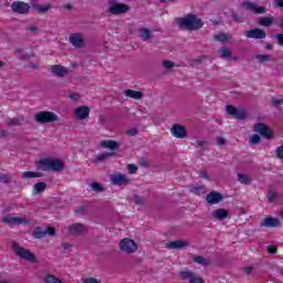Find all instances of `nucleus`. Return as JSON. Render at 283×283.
Returning <instances> with one entry per match:
<instances>
[{
	"label": "nucleus",
	"mask_w": 283,
	"mask_h": 283,
	"mask_svg": "<svg viewBox=\"0 0 283 283\" xmlns=\"http://www.w3.org/2000/svg\"><path fill=\"white\" fill-rule=\"evenodd\" d=\"M177 24L179 28H185L186 30H200V28L203 25L202 20L191 14L187 15L186 18L177 19Z\"/></svg>",
	"instance_id": "1"
},
{
	"label": "nucleus",
	"mask_w": 283,
	"mask_h": 283,
	"mask_svg": "<svg viewBox=\"0 0 283 283\" xmlns=\"http://www.w3.org/2000/svg\"><path fill=\"white\" fill-rule=\"evenodd\" d=\"M40 168L42 171H63L65 164L61 159H42L40 160Z\"/></svg>",
	"instance_id": "2"
},
{
	"label": "nucleus",
	"mask_w": 283,
	"mask_h": 283,
	"mask_svg": "<svg viewBox=\"0 0 283 283\" xmlns=\"http://www.w3.org/2000/svg\"><path fill=\"white\" fill-rule=\"evenodd\" d=\"M12 249L18 255V258H21V260H25L27 262H31V264H34L36 262V255L32 253V251L19 245V243L13 242Z\"/></svg>",
	"instance_id": "3"
},
{
	"label": "nucleus",
	"mask_w": 283,
	"mask_h": 283,
	"mask_svg": "<svg viewBox=\"0 0 283 283\" xmlns=\"http://www.w3.org/2000/svg\"><path fill=\"white\" fill-rule=\"evenodd\" d=\"M34 118L36 123H40V125L59 122V115H56L54 112L49 111H42L40 113H36L34 115Z\"/></svg>",
	"instance_id": "4"
},
{
	"label": "nucleus",
	"mask_w": 283,
	"mask_h": 283,
	"mask_svg": "<svg viewBox=\"0 0 283 283\" xmlns=\"http://www.w3.org/2000/svg\"><path fill=\"white\" fill-rule=\"evenodd\" d=\"M69 42L71 43V45H73V48H76L77 50H83V48H85V35L81 32H75L72 33L69 36Z\"/></svg>",
	"instance_id": "5"
},
{
	"label": "nucleus",
	"mask_w": 283,
	"mask_h": 283,
	"mask_svg": "<svg viewBox=\"0 0 283 283\" xmlns=\"http://www.w3.org/2000/svg\"><path fill=\"white\" fill-rule=\"evenodd\" d=\"M180 280L187 281L188 283H205V280L202 277L198 276V274L185 270L179 273Z\"/></svg>",
	"instance_id": "6"
},
{
	"label": "nucleus",
	"mask_w": 283,
	"mask_h": 283,
	"mask_svg": "<svg viewBox=\"0 0 283 283\" xmlns=\"http://www.w3.org/2000/svg\"><path fill=\"white\" fill-rule=\"evenodd\" d=\"M119 249L124 253H136V251H138V245H136V242L132 239H123L119 242Z\"/></svg>",
	"instance_id": "7"
},
{
	"label": "nucleus",
	"mask_w": 283,
	"mask_h": 283,
	"mask_svg": "<svg viewBox=\"0 0 283 283\" xmlns=\"http://www.w3.org/2000/svg\"><path fill=\"white\" fill-rule=\"evenodd\" d=\"M11 10L14 14H28L30 12V3L23 1H13L11 3Z\"/></svg>",
	"instance_id": "8"
},
{
	"label": "nucleus",
	"mask_w": 283,
	"mask_h": 283,
	"mask_svg": "<svg viewBox=\"0 0 283 283\" xmlns=\"http://www.w3.org/2000/svg\"><path fill=\"white\" fill-rule=\"evenodd\" d=\"M2 222H4V224H10V226L30 224V219H28L27 217L6 216L3 217Z\"/></svg>",
	"instance_id": "9"
},
{
	"label": "nucleus",
	"mask_w": 283,
	"mask_h": 283,
	"mask_svg": "<svg viewBox=\"0 0 283 283\" xmlns=\"http://www.w3.org/2000/svg\"><path fill=\"white\" fill-rule=\"evenodd\" d=\"M67 231L70 235H84V233H87V227L83 223H73L67 227Z\"/></svg>",
	"instance_id": "10"
},
{
	"label": "nucleus",
	"mask_w": 283,
	"mask_h": 283,
	"mask_svg": "<svg viewBox=\"0 0 283 283\" xmlns=\"http://www.w3.org/2000/svg\"><path fill=\"white\" fill-rule=\"evenodd\" d=\"M111 182L117 187H123L124 185H129V177H127V175L117 172L111 176Z\"/></svg>",
	"instance_id": "11"
},
{
	"label": "nucleus",
	"mask_w": 283,
	"mask_h": 283,
	"mask_svg": "<svg viewBox=\"0 0 283 283\" xmlns=\"http://www.w3.org/2000/svg\"><path fill=\"white\" fill-rule=\"evenodd\" d=\"M242 8L244 10H249L250 12H253V14H264L266 12V9L264 7H256L255 2L251 1L242 2Z\"/></svg>",
	"instance_id": "12"
},
{
	"label": "nucleus",
	"mask_w": 283,
	"mask_h": 283,
	"mask_svg": "<svg viewBox=\"0 0 283 283\" xmlns=\"http://www.w3.org/2000/svg\"><path fill=\"white\" fill-rule=\"evenodd\" d=\"M226 112L230 116H233L234 118H237V120H244V118H247V113L244 111L238 109L232 105H228L226 107Z\"/></svg>",
	"instance_id": "13"
},
{
	"label": "nucleus",
	"mask_w": 283,
	"mask_h": 283,
	"mask_svg": "<svg viewBox=\"0 0 283 283\" xmlns=\"http://www.w3.org/2000/svg\"><path fill=\"white\" fill-rule=\"evenodd\" d=\"M243 34L247 39H266V32L260 28L244 31Z\"/></svg>",
	"instance_id": "14"
},
{
	"label": "nucleus",
	"mask_w": 283,
	"mask_h": 283,
	"mask_svg": "<svg viewBox=\"0 0 283 283\" xmlns=\"http://www.w3.org/2000/svg\"><path fill=\"white\" fill-rule=\"evenodd\" d=\"M170 133L175 138H187V128L180 124H175L171 127Z\"/></svg>",
	"instance_id": "15"
},
{
	"label": "nucleus",
	"mask_w": 283,
	"mask_h": 283,
	"mask_svg": "<svg viewBox=\"0 0 283 283\" xmlns=\"http://www.w3.org/2000/svg\"><path fill=\"white\" fill-rule=\"evenodd\" d=\"M108 12H111V14H125V12H129V6L123 3H113L108 8Z\"/></svg>",
	"instance_id": "16"
},
{
	"label": "nucleus",
	"mask_w": 283,
	"mask_h": 283,
	"mask_svg": "<svg viewBox=\"0 0 283 283\" xmlns=\"http://www.w3.org/2000/svg\"><path fill=\"white\" fill-rule=\"evenodd\" d=\"M254 132L263 136L264 138H273V130H271L266 125L260 123L254 126Z\"/></svg>",
	"instance_id": "17"
},
{
	"label": "nucleus",
	"mask_w": 283,
	"mask_h": 283,
	"mask_svg": "<svg viewBox=\"0 0 283 283\" xmlns=\"http://www.w3.org/2000/svg\"><path fill=\"white\" fill-rule=\"evenodd\" d=\"M77 120H85L90 117V108L87 106H78L73 112Z\"/></svg>",
	"instance_id": "18"
},
{
	"label": "nucleus",
	"mask_w": 283,
	"mask_h": 283,
	"mask_svg": "<svg viewBox=\"0 0 283 283\" xmlns=\"http://www.w3.org/2000/svg\"><path fill=\"white\" fill-rule=\"evenodd\" d=\"M223 198L222 193L213 191L207 195L206 200L208 205H218L222 202Z\"/></svg>",
	"instance_id": "19"
},
{
	"label": "nucleus",
	"mask_w": 283,
	"mask_h": 283,
	"mask_svg": "<svg viewBox=\"0 0 283 283\" xmlns=\"http://www.w3.org/2000/svg\"><path fill=\"white\" fill-rule=\"evenodd\" d=\"M51 72L54 74V76H57L59 78H63L64 76H67V69L63 65L55 64L51 66Z\"/></svg>",
	"instance_id": "20"
},
{
	"label": "nucleus",
	"mask_w": 283,
	"mask_h": 283,
	"mask_svg": "<svg viewBox=\"0 0 283 283\" xmlns=\"http://www.w3.org/2000/svg\"><path fill=\"white\" fill-rule=\"evenodd\" d=\"M261 227H266L269 229H275L280 227V219L275 217H266L262 222Z\"/></svg>",
	"instance_id": "21"
},
{
	"label": "nucleus",
	"mask_w": 283,
	"mask_h": 283,
	"mask_svg": "<svg viewBox=\"0 0 283 283\" xmlns=\"http://www.w3.org/2000/svg\"><path fill=\"white\" fill-rule=\"evenodd\" d=\"M189 247V242L185 240L169 241L166 243V249H187Z\"/></svg>",
	"instance_id": "22"
},
{
	"label": "nucleus",
	"mask_w": 283,
	"mask_h": 283,
	"mask_svg": "<svg viewBox=\"0 0 283 283\" xmlns=\"http://www.w3.org/2000/svg\"><path fill=\"white\" fill-rule=\"evenodd\" d=\"M99 145L104 149H111L112 151H114V150L118 149V147H120V145L116 140H102V142H99Z\"/></svg>",
	"instance_id": "23"
},
{
	"label": "nucleus",
	"mask_w": 283,
	"mask_h": 283,
	"mask_svg": "<svg viewBox=\"0 0 283 283\" xmlns=\"http://www.w3.org/2000/svg\"><path fill=\"white\" fill-rule=\"evenodd\" d=\"M213 218H216V220H224L227 218H229V211H227V209H217L212 212Z\"/></svg>",
	"instance_id": "24"
},
{
	"label": "nucleus",
	"mask_w": 283,
	"mask_h": 283,
	"mask_svg": "<svg viewBox=\"0 0 283 283\" xmlns=\"http://www.w3.org/2000/svg\"><path fill=\"white\" fill-rule=\"evenodd\" d=\"M138 32L143 41H150V39H154V35L151 34V30L147 28H140Z\"/></svg>",
	"instance_id": "25"
},
{
	"label": "nucleus",
	"mask_w": 283,
	"mask_h": 283,
	"mask_svg": "<svg viewBox=\"0 0 283 283\" xmlns=\"http://www.w3.org/2000/svg\"><path fill=\"white\" fill-rule=\"evenodd\" d=\"M124 94L128 98H134L135 101H140V98H143V92L140 91L126 90Z\"/></svg>",
	"instance_id": "26"
},
{
	"label": "nucleus",
	"mask_w": 283,
	"mask_h": 283,
	"mask_svg": "<svg viewBox=\"0 0 283 283\" xmlns=\"http://www.w3.org/2000/svg\"><path fill=\"white\" fill-rule=\"evenodd\" d=\"M33 10H35V12H39L40 14H45V12H50V10H52V4H34Z\"/></svg>",
	"instance_id": "27"
},
{
	"label": "nucleus",
	"mask_w": 283,
	"mask_h": 283,
	"mask_svg": "<svg viewBox=\"0 0 283 283\" xmlns=\"http://www.w3.org/2000/svg\"><path fill=\"white\" fill-rule=\"evenodd\" d=\"M214 41H218L219 43H227L231 41V34L229 33H219L213 35Z\"/></svg>",
	"instance_id": "28"
},
{
	"label": "nucleus",
	"mask_w": 283,
	"mask_h": 283,
	"mask_svg": "<svg viewBox=\"0 0 283 283\" xmlns=\"http://www.w3.org/2000/svg\"><path fill=\"white\" fill-rule=\"evenodd\" d=\"M48 189V185L45 182H38L33 186V196H38V193H43Z\"/></svg>",
	"instance_id": "29"
},
{
	"label": "nucleus",
	"mask_w": 283,
	"mask_h": 283,
	"mask_svg": "<svg viewBox=\"0 0 283 283\" xmlns=\"http://www.w3.org/2000/svg\"><path fill=\"white\" fill-rule=\"evenodd\" d=\"M6 125L7 127H19V125H23V118L14 117L12 119H8Z\"/></svg>",
	"instance_id": "30"
},
{
	"label": "nucleus",
	"mask_w": 283,
	"mask_h": 283,
	"mask_svg": "<svg viewBox=\"0 0 283 283\" xmlns=\"http://www.w3.org/2000/svg\"><path fill=\"white\" fill-rule=\"evenodd\" d=\"M273 18L271 17H261L259 19V25H264V28H271L273 25Z\"/></svg>",
	"instance_id": "31"
},
{
	"label": "nucleus",
	"mask_w": 283,
	"mask_h": 283,
	"mask_svg": "<svg viewBox=\"0 0 283 283\" xmlns=\"http://www.w3.org/2000/svg\"><path fill=\"white\" fill-rule=\"evenodd\" d=\"M193 262L201 264V266H209L211 264V261H209V259H205L202 255L193 256Z\"/></svg>",
	"instance_id": "32"
},
{
	"label": "nucleus",
	"mask_w": 283,
	"mask_h": 283,
	"mask_svg": "<svg viewBox=\"0 0 283 283\" xmlns=\"http://www.w3.org/2000/svg\"><path fill=\"white\" fill-rule=\"evenodd\" d=\"M114 156V153H103L95 157V163H105L108 158H112Z\"/></svg>",
	"instance_id": "33"
},
{
	"label": "nucleus",
	"mask_w": 283,
	"mask_h": 283,
	"mask_svg": "<svg viewBox=\"0 0 283 283\" xmlns=\"http://www.w3.org/2000/svg\"><path fill=\"white\" fill-rule=\"evenodd\" d=\"M48 235V232L43 230L41 227H38L33 231V237L36 238V240H41V238H45Z\"/></svg>",
	"instance_id": "34"
},
{
	"label": "nucleus",
	"mask_w": 283,
	"mask_h": 283,
	"mask_svg": "<svg viewBox=\"0 0 283 283\" xmlns=\"http://www.w3.org/2000/svg\"><path fill=\"white\" fill-rule=\"evenodd\" d=\"M219 56H221V59H231L232 56V52L231 49L224 46L219 51Z\"/></svg>",
	"instance_id": "35"
},
{
	"label": "nucleus",
	"mask_w": 283,
	"mask_h": 283,
	"mask_svg": "<svg viewBox=\"0 0 283 283\" xmlns=\"http://www.w3.org/2000/svg\"><path fill=\"white\" fill-rule=\"evenodd\" d=\"M238 180L241 185H251V177L243 174H238Z\"/></svg>",
	"instance_id": "36"
},
{
	"label": "nucleus",
	"mask_w": 283,
	"mask_h": 283,
	"mask_svg": "<svg viewBox=\"0 0 283 283\" xmlns=\"http://www.w3.org/2000/svg\"><path fill=\"white\" fill-rule=\"evenodd\" d=\"M42 174L41 172H34V171H24L22 172V178L28 179V178H41Z\"/></svg>",
	"instance_id": "37"
},
{
	"label": "nucleus",
	"mask_w": 283,
	"mask_h": 283,
	"mask_svg": "<svg viewBox=\"0 0 283 283\" xmlns=\"http://www.w3.org/2000/svg\"><path fill=\"white\" fill-rule=\"evenodd\" d=\"M91 188L93 189V191H96V193H101V192L105 191L103 186H101V184H98V182H92Z\"/></svg>",
	"instance_id": "38"
},
{
	"label": "nucleus",
	"mask_w": 283,
	"mask_h": 283,
	"mask_svg": "<svg viewBox=\"0 0 283 283\" xmlns=\"http://www.w3.org/2000/svg\"><path fill=\"white\" fill-rule=\"evenodd\" d=\"M191 193H196L197 196H200V191H205L203 186H193L190 188Z\"/></svg>",
	"instance_id": "39"
},
{
	"label": "nucleus",
	"mask_w": 283,
	"mask_h": 283,
	"mask_svg": "<svg viewBox=\"0 0 283 283\" xmlns=\"http://www.w3.org/2000/svg\"><path fill=\"white\" fill-rule=\"evenodd\" d=\"M256 59L260 61V63H265L266 61H271V55L259 54L256 55Z\"/></svg>",
	"instance_id": "40"
},
{
	"label": "nucleus",
	"mask_w": 283,
	"mask_h": 283,
	"mask_svg": "<svg viewBox=\"0 0 283 283\" xmlns=\"http://www.w3.org/2000/svg\"><path fill=\"white\" fill-rule=\"evenodd\" d=\"M260 140H261L260 135L254 134L251 136L249 143H250V145H258V143H260Z\"/></svg>",
	"instance_id": "41"
},
{
	"label": "nucleus",
	"mask_w": 283,
	"mask_h": 283,
	"mask_svg": "<svg viewBox=\"0 0 283 283\" xmlns=\"http://www.w3.org/2000/svg\"><path fill=\"white\" fill-rule=\"evenodd\" d=\"M28 32H31V34H36L39 32V25L36 24H30L27 27Z\"/></svg>",
	"instance_id": "42"
},
{
	"label": "nucleus",
	"mask_w": 283,
	"mask_h": 283,
	"mask_svg": "<svg viewBox=\"0 0 283 283\" xmlns=\"http://www.w3.org/2000/svg\"><path fill=\"white\" fill-rule=\"evenodd\" d=\"M163 66L165 67V70H171L176 66V64L169 60H166L163 62Z\"/></svg>",
	"instance_id": "43"
},
{
	"label": "nucleus",
	"mask_w": 283,
	"mask_h": 283,
	"mask_svg": "<svg viewBox=\"0 0 283 283\" xmlns=\"http://www.w3.org/2000/svg\"><path fill=\"white\" fill-rule=\"evenodd\" d=\"M83 283H103V281H101L99 279L90 276L84 279Z\"/></svg>",
	"instance_id": "44"
},
{
	"label": "nucleus",
	"mask_w": 283,
	"mask_h": 283,
	"mask_svg": "<svg viewBox=\"0 0 283 283\" xmlns=\"http://www.w3.org/2000/svg\"><path fill=\"white\" fill-rule=\"evenodd\" d=\"M0 182H12V177L10 175H0Z\"/></svg>",
	"instance_id": "45"
},
{
	"label": "nucleus",
	"mask_w": 283,
	"mask_h": 283,
	"mask_svg": "<svg viewBox=\"0 0 283 283\" xmlns=\"http://www.w3.org/2000/svg\"><path fill=\"white\" fill-rule=\"evenodd\" d=\"M277 198V192L273 191V190H270L268 192V199L270 202H273V200H275Z\"/></svg>",
	"instance_id": "46"
},
{
	"label": "nucleus",
	"mask_w": 283,
	"mask_h": 283,
	"mask_svg": "<svg viewBox=\"0 0 283 283\" xmlns=\"http://www.w3.org/2000/svg\"><path fill=\"white\" fill-rule=\"evenodd\" d=\"M86 212H87V209H86L85 207H83V206L76 208V210H75V213H76L77 216H83V214H85Z\"/></svg>",
	"instance_id": "47"
},
{
	"label": "nucleus",
	"mask_w": 283,
	"mask_h": 283,
	"mask_svg": "<svg viewBox=\"0 0 283 283\" xmlns=\"http://www.w3.org/2000/svg\"><path fill=\"white\" fill-rule=\"evenodd\" d=\"M127 169H128L129 174H136V171H138V167L133 164H128Z\"/></svg>",
	"instance_id": "48"
},
{
	"label": "nucleus",
	"mask_w": 283,
	"mask_h": 283,
	"mask_svg": "<svg viewBox=\"0 0 283 283\" xmlns=\"http://www.w3.org/2000/svg\"><path fill=\"white\" fill-rule=\"evenodd\" d=\"M275 39L277 41V45H280L282 48L283 46V33H277L275 35Z\"/></svg>",
	"instance_id": "49"
},
{
	"label": "nucleus",
	"mask_w": 283,
	"mask_h": 283,
	"mask_svg": "<svg viewBox=\"0 0 283 283\" xmlns=\"http://www.w3.org/2000/svg\"><path fill=\"white\" fill-rule=\"evenodd\" d=\"M44 232L46 235H54L56 233V230L53 227H48Z\"/></svg>",
	"instance_id": "50"
},
{
	"label": "nucleus",
	"mask_w": 283,
	"mask_h": 283,
	"mask_svg": "<svg viewBox=\"0 0 283 283\" xmlns=\"http://www.w3.org/2000/svg\"><path fill=\"white\" fill-rule=\"evenodd\" d=\"M268 253H271V255H275V253H277V247L276 245L268 247Z\"/></svg>",
	"instance_id": "51"
},
{
	"label": "nucleus",
	"mask_w": 283,
	"mask_h": 283,
	"mask_svg": "<svg viewBox=\"0 0 283 283\" xmlns=\"http://www.w3.org/2000/svg\"><path fill=\"white\" fill-rule=\"evenodd\" d=\"M276 156L280 160H283V145L276 148Z\"/></svg>",
	"instance_id": "52"
},
{
	"label": "nucleus",
	"mask_w": 283,
	"mask_h": 283,
	"mask_svg": "<svg viewBox=\"0 0 283 283\" xmlns=\"http://www.w3.org/2000/svg\"><path fill=\"white\" fill-rule=\"evenodd\" d=\"M272 105H274V107H280V105H283V99L273 98L272 99Z\"/></svg>",
	"instance_id": "53"
},
{
	"label": "nucleus",
	"mask_w": 283,
	"mask_h": 283,
	"mask_svg": "<svg viewBox=\"0 0 283 283\" xmlns=\"http://www.w3.org/2000/svg\"><path fill=\"white\" fill-rule=\"evenodd\" d=\"M127 136H136L138 134V128H130L126 132Z\"/></svg>",
	"instance_id": "54"
},
{
	"label": "nucleus",
	"mask_w": 283,
	"mask_h": 283,
	"mask_svg": "<svg viewBox=\"0 0 283 283\" xmlns=\"http://www.w3.org/2000/svg\"><path fill=\"white\" fill-rule=\"evenodd\" d=\"M71 101H80L81 95L78 93H73L70 95Z\"/></svg>",
	"instance_id": "55"
},
{
	"label": "nucleus",
	"mask_w": 283,
	"mask_h": 283,
	"mask_svg": "<svg viewBox=\"0 0 283 283\" xmlns=\"http://www.w3.org/2000/svg\"><path fill=\"white\" fill-rule=\"evenodd\" d=\"M205 145H207V142H205V140H197L196 142V147H205Z\"/></svg>",
	"instance_id": "56"
},
{
	"label": "nucleus",
	"mask_w": 283,
	"mask_h": 283,
	"mask_svg": "<svg viewBox=\"0 0 283 283\" xmlns=\"http://www.w3.org/2000/svg\"><path fill=\"white\" fill-rule=\"evenodd\" d=\"M227 140H224V138L222 137H218L217 138V145H226Z\"/></svg>",
	"instance_id": "57"
},
{
	"label": "nucleus",
	"mask_w": 283,
	"mask_h": 283,
	"mask_svg": "<svg viewBox=\"0 0 283 283\" xmlns=\"http://www.w3.org/2000/svg\"><path fill=\"white\" fill-rule=\"evenodd\" d=\"M135 202H136V205H144L145 200L143 198H140V197H136L135 198Z\"/></svg>",
	"instance_id": "58"
},
{
	"label": "nucleus",
	"mask_w": 283,
	"mask_h": 283,
	"mask_svg": "<svg viewBox=\"0 0 283 283\" xmlns=\"http://www.w3.org/2000/svg\"><path fill=\"white\" fill-rule=\"evenodd\" d=\"M199 176H200V178H206L207 180L209 178V174H207V171H205V170L200 171Z\"/></svg>",
	"instance_id": "59"
},
{
	"label": "nucleus",
	"mask_w": 283,
	"mask_h": 283,
	"mask_svg": "<svg viewBox=\"0 0 283 283\" xmlns=\"http://www.w3.org/2000/svg\"><path fill=\"white\" fill-rule=\"evenodd\" d=\"M62 249H65V250L72 249V243H67V242L62 243Z\"/></svg>",
	"instance_id": "60"
},
{
	"label": "nucleus",
	"mask_w": 283,
	"mask_h": 283,
	"mask_svg": "<svg viewBox=\"0 0 283 283\" xmlns=\"http://www.w3.org/2000/svg\"><path fill=\"white\" fill-rule=\"evenodd\" d=\"M243 271L244 273H247V275H250L251 271H253V268L248 266V268H244Z\"/></svg>",
	"instance_id": "61"
},
{
	"label": "nucleus",
	"mask_w": 283,
	"mask_h": 283,
	"mask_svg": "<svg viewBox=\"0 0 283 283\" xmlns=\"http://www.w3.org/2000/svg\"><path fill=\"white\" fill-rule=\"evenodd\" d=\"M275 6H277V8H283V0H276Z\"/></svg>",
	"instance_id": "62"
},
{
	"label": "nucleus",
	"mask_w": 283,
	"mask_h": 283,
	"mask_svg": "<svg viewBox=\"0 0 283 283\" xmlns=\"http://www.w3.org/2000/svg\"><path fill=\"white\" fill-rule=\"evenodd\" d=\"M232 19H233V21H237V22H240V21H242V20H240V15H238V14H232Z\"/></svg>",
	"instance_id": "63"
},
{
	"label": "nucleus",
	"mask_w": 283,
	"mask_h": 283,
	"mask_svg": "<svg viewBox=\"0 0 283 283\" xmlns=\"http://www.w3.org/2000/svg\"><path fill=\"white\" fill-rule=\"evenodd\" d=\"M265 50H273V46H272V44H268L266 46H265Z\"/></svg>",
	"instance_id": "64"
}]
</instances>
